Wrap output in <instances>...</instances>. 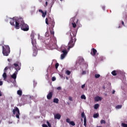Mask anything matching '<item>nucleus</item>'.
Wrapping results in <instances>:
<instances>
[{
	"label": "nucleus",
	"instance_id": "14",
	"mask_svg": "<svg viewBox=\"0 0 127 127\" xmlns=\"http://www.w3.org/2000/svg\"><path fill=\"white\" fill-rule=\"evenodd\" d=\"M11 20L10 21V24L12 26H14V22H15V21H16V20H15L14 19V17L11 18Z\"/></svg>",
	"mask_w": 127,
	"mask_h": 127
},
{
	"label": "nucleus",
	"instance_id": "13",
	"mask_svg": "<svg viewBox=\"0 0 127 127\" xmlns=\"http://www.w3.org/2000/svg\"><path fill=\"white\" fill-rule=\"evenodd\" d=\"M20 23L19 22H17V21H15V24H14V27L16 29H19L20 28Z\"/></svg>",
	"mask_w": 127,
	"mask_h": 127
},
{
	"label": "nucleus",
	"instance_id": "4",
	"mask_svg": "<svg viewBox=\"0 0 127 127\" xmlns=\"http://www.w3.org/2000/svg\"><path fill=\"white\" fill-rule=\"evenodd\" d=\"M18 22H19L20 24L21 29L23 30V31H28L29 30V26L27 24L24 23L23 18H21L18 19Z\"/></svg>",
	"mask_w": 127,
	"mask_h": 127
},
{
	"label": "nucleus",
	"instance_id": "46",
	"mask_svg": "<svg viewBox=\"0 0 127 127\" xmlns=\"http://www.w3.org/2000/svg\"><path fill=\"white\" fill-rule=\"evenodd\" d=\"M82 74V75H85V74H86V72L85 71H83Z\"/></svg>",
	"mask_w": 127,
	"mask_h": 127
},
{
	"label": "nucleus",
	"instance_id": "12",
	"mask_svg": "<svg viewBox=\"0 0 127 127\" xmlns=\"http://www.w3.org/2000/svg\"><path fill=\"white\" fill-rule=\"evenodd\" d=\"M96 53H97V50L95 49V48H92L90 53L91 55H92V56H95Z\"/></svg>",
	"mask_w": 127,
	"mask_h": 127
},
{
	"label": "nucleus",
	"instance_id": "22",
	"mask_svg": "<svg viewBox=\"0 0 127 127\" xmlns=\"http://www.w3.org/2000/svg\"><path fill=\"white\" fill-rule=\"evenodd\" d=\"M59 102V100L58 98L54 99V103H56V104H58Z\"/></svg>",
	"mask_w": 127,
	"mask_h": 127
},
{
	"label": "nucleus",
	"instance_id": "43",
	"mask_svg": "<svg viewBox=\"0 0 127 127\" xmlns=\"http://www.w3.org/2000/svg\"><path fill=\"white\" fill-rule=\"evenodd\" d=\"M39 12H41V13H43L44 12V11L42 10H41V9H40L39 10Z\"/></svg>",
	"mask_w": 127,
	"mask_h": 127
},
{
	"label": "nucleus",
	"instance_id": "44",
	"mask_svg": "<svg viewBox=\"0 0 127 127\" xmlns=\"http://www.w3.org/2000/svg\"><path fill=\"white\" fill-rule=\"evenodd\" d=\"M46 36H47V37L49 36V35L48 34V32L46 33Z\"/></svg>",
	"mask_w": 127,
	"mask_h": 127
},
{
	"label": "nucleus",
	"instance_id": "33",
	"mask_svg": "<svg viewBox=\"0 0 127 127\" xmlns=\"http://www.w3.org/2000/svg\"><path fill=\"white\" fill-rule=\"evenodd\" d=\"M59 66V64L56 63L55 64L56 69H58Z\"/></svg>",
	"mask_w": 127,
	"mask_h": 127
},
{
	"label": "nucleus",
	"instance_id": "29",
	"mask_svg": "<svg viewBox=\"0 0 127 127\" xmlns=\"http://www.w3.org/2000/svg\"><path fill=\"white\" fill-rule=\"evenodd\" d=\"M81 99H82L83 100H86V96H85V95H81Z\"/></svg>",
	"mask_w": 127,
	"mask_h": 127
},
{
	"label": "nucleus",
	"instance_id": "21",
	"mask_svg": "<svg viewBox=\"0 0 127 127\" xmlns=\"http://www.w3.org/2000/svg\"><path fill=\"white\" fill-rule=\"evenodd\" d=\"M75 21V17H73L72 18H71L70 19V22L71 23H74V22Z\"/></svg>",
	"mask_w": 127,
	"mask_h": 127
},
{
	"label": "nucleus",
	"instance_id": "52",
	"mask_svg": "<svg viewBox=\"0 0 127 127\" xmlns=\"http://www.w3.org/2000/svg\"><path fill=\"white\" fill-rule=\"evenodd\" d=\"M39 1H40V2H41V1H42V0H39Z\"/></svg>",
	"mask_w": 127,
	"mask_h": 127
},
{
	"label": "nucleus",
	"instance_id": "23",
	"mask_svg": "<svg viewBox=\"0 0 127 127\" xmlns=\"http://www.w3.org/2000/svg\"><path fill=\"white\" fill-rule=\"evenodd\" d=\"M111 73L113 76H117V71L116 70H113Z\"/></svg>",
	"mask_w": 127,
	"mask_h": 127
},
{
	"label": "nucleus",
	"instance_id": "6",
	"mask_svg": "<svg viewBox=\"0 0 127 127\" xmlns=\"http://www.w3.org/2000/svg\"><path fill=\"white\" fill-rule=\"evenodd\" d=\"M10 53V49L9 46L5 45L2 46V54L4 56H8V55Z\"/></svg>",
	"mask_w": 127,
	"mask_h": 127
},
{
	"label": "nucleus",
	"instance_id": "45",
	"mask_svg": "<svg viewBox=\"0 0 127 127\" xmlns=\"http://www.w3.org/2000/svg\"><path fill=\"white\" fill-rule=\"evenodd\" d=\"M85 84H83V85L81 86V88H82V89H83V88H85Z\"/></svg>",
	"mask_w": 127,
	"mask_h": 127
},
{
	"label": "nucleus",
	"instance_id": "49",
	"mask_svg": "<svg viewBox=\"0 0 127 127\" xmlns=\"http://www.w3.org/2000/svg\"><path fill=\"white\" fill-rule=\"evenodd\" d=\"M2 96V94H1V91H0V97Z\"/></svg>",
	"mask_w": 127,
	"mask_h": 127
},
{
	"label": "nucleus",
	"instance_id": "37",
	"mask_svg": "<svg viewBox=\"0 0 127 127\" xmlns=\"http://www.w3.org/2000/svg\"><path fill=\"white\" fill-rule=\"evenodd\" d=\"M47 124L48 126L49 127H51V124H50V123H49V122H47Z\"/></svg>",
	"mask_w": 127,
	"mask_h": 127
},
{
	"label": "nucleus",
	"instance_id": "54",
	"mask_svg": "<svg viewBox=\"0 0 127 127\" xmlns=\"http://www.w3.org/2000/svg\"><path fill=\"white\" fill-rule=\"evenodd\" d=\"M97 127H102V126H98Z\"/></svg>",
	"mask_w": 127,
	"mask_h": 127
},
{
	"label": "nucleus",
	"instance_id": "17",
	"mask_svg": "<svg viewBox=\"0 0 127 127\" xmlns=\"http://www.w3.org/2000/svg\"><path fill=\"white\" fill-rule=\"evenodd\" d=\"M94 100L96 102H99V101H102V98H101L100 96H96L95 97Z\"/></svg>",
	"mask_w": 127,
	"mask_h": 127
},
{
	"label": "nucleus",
	"instance_id": "39",
	"mask_svg": "<svg viewBox=\"0 0 127 127\" xmlns=\"http://www.w3.org/2000/svg\"><path fill=\"white\" fill-rule=\"evenodd\" d=\"M68 100H69V101H73V98H72V97H68Z\"/></svg>",
	"mask_w": 127,
	"mask_h": 127
},
{
	"label": "nucleus",
	"instance_id": "51",
	"mask_svg": "<svg viewBox=\"0 0 127 127\" xmlns=\"http://www.w3.org/2000/svg\"><path fill=\"white\" fill-rule=\"evenodd\" d=\"M115 92H116V91L115 90H113L112 92V94H115Z\"/></svg>",
	"mask_w": 127,
	"mask_h": 127
},
{
	"label": "nucleus",
	"instance_id": "15",
	"mask_svg": "<svg viewBox=\"0 0 127 127\" xmlns=\"http://www.w3.org/2000/svg\"><path fill=\"white\" fill-rule=\"evenodd\" d=\"M55 119L57 120H60L61 119V115L60 114H56L54 115Z\"/></svg>",
	"mask_w": 127,
	"mask_h": 127
},
{
	"label": "nucleus",
	"instance_id": "42",
	"mask_svg": "<svg viewBox=\"0 0 127 127\" xmlns=\"http://www.w3.org/2000/svg\"><path fill=\"white\" fill-rule=\"evenodd\" d=\"M42 127H48V126H47V125L46 124H43L42 125Z\"/></svg>",
	"mask_w": 127,
	"mask_h": 127
},
{
	"label": "nucleus",
	"instance_id": "20",
	"mask_svg": "<svg viewBox=\"0 0 127 127\" xmlns=\"http://www.w3.org/2000/svg\"><path fill=\"white\" fill-rule=\"evenodd\" d=\"M42 13V17H45L46 16V14H47V11H45V12H43Z\"/></svg>",
	"mask_w": 127,
	"mask_h": 127
},
{
	"label": "nucleus",
	"instance_id": "27",
	"mask_svg": "<svg viewBox=\"0 0 127 127\" xmlns=\"http://www.w3.org/2000/svg\"><path fill=\"white\" fill-rule=\"evenodd\" d=\"M99 108V104H96L94 105V109L97 110Z\"/></svg>",
	"mask_w": 127,
	"mask_h": 127
},
{
	"label": "nucleus",
	"instance_id": "1",
	"mask_svg": "<svg viewBox=\"0 0 127 127\" xmlns=\"http://www.w3.org/2000/svg\"><path fill=\"white\" fill-rule=\"evenodd\" d=\"M67 35H69L70 40L68 42V50H69L70 49L73 48L75 45L76 41H77V39H76V35H77V31L72 32H68L66 33Z\"/></svg>",
	"mask_w": 127,
	"mask_h": 127
},
{
	"label": "nucleus",
	"instance_id": "24",
	"mask_svg": "<svg viewBox=\"0 0 127 127\" xmlns=\"http://www.w3.org/2000/svg\"><path fill=\"white\" fill-rule=\"evenodd\" d=\"M71 24H72V27H73V28H76V27L77 26V24H76V23H75V22L71 23Z\"/></svg>",
	"mask_w": 127,
	"mask_h": 127
},
{
	"label": "nucleus",
	"instance_id": "3",
	"mask_svg": "<svg viewBox=\"0 0 127 127\" xmlns=\"http://www.w3.org/2000/svg\"><path fill=\"white\" fill-rule=\"evenodd\" d=\"M14 65L15 67L16 71L11 76V78H12V79H13V80H16V76H17V73H18V71H19V70H20L21 68V63L17 62L16 63L14 64Z\"/></svg>",
	"mask_w": 127,
	"mask_h": 127
},
{
	"label": "nucleus",
	"instance_id": "55",
	"mask_svg": "<svg viewBox=\"0 0 127 127\" xmlns=\"http://www.w3.org/2000/svg\"><path fill=\"white\" fill-rule=\"evenodd\" d=\"M81 121L83 122V119H81Z\"/></svg>",
	"mask_w": 127,
	"mask_h": 127
},
{
	"label": "nucleus",
	"instance_id": "41",
	"mask_svg": "<svg viewBox=\"0 0 127 127\" xmlns=\"http://www.w3.org/2000/svg\"><path fill=\"white\" fill-rule=\"evenodd\" d=\"M57 90H59V91H60V90H62V88H61V87L59 86L57 87Z\"/></svg>",
	"mask_w": 127,
	"mask_h": 127
},
{
	"label": "nucleus",
	"instance_id": "48",
	"mask_svg": "<svg viewBox=\"0 0 127 127\" xmlns=\"http://www.w3.org/2000/svg\"><path fill=\"white\" fill-rule=\"evenodd\" d=\"M2 85V81H0V86H1Z\"/></svg>",
	"mask_w": 127,
	"mask_h": 127
},
{
	"label": "nucleus",
	"instance_id": "30",
	"mask_svg": "<svg viewBox=\"0 0 127 127\" xmlns=\"http://www.w3.org/2000/svg\"><path fill=\"white\" fill-rule=\"evenodd\" d=\"M81 117L84 118V119H85V118H86V117L85 116V113L82 112L81 113Z\"/></svg>",
	"mask_w": 127,
	"mask_h": 127
},
{
	"label": "nucleus",
	"instance_id": "35",
	"mask_svg": "<svg viewBox=\"0 0 127 127\" xmlns=\"http://www.w3.org/2000/svg\"><path fill=\"white\" fill-rule=\"evenodd\" d=\"M101 124H106V121L105 120H101Z\"/></svg>",
	"mask_w": 127,
	"mask_h": 127
},
{
	"label": "nucleus",
	"instance_id": "36",
	"mask_svg": "<svg viewBox=\"0 0 127 127\" xmlns=\"http://www.w3.org/2000/svg\"><path fill=\"white\" fill-rule=\"evenodd\" d=\"M122 127H127V124H126L125 123H122Z\"/></svg>",
	"mask_w": 127,
	"mask_h": 127
},
{
	"label": "nucleus",
	"instance_id": "18",
	"mask_svg": "<svg viewBox=\"0 0 127 127\" xmlns=\"http://www.w3.org/2000/svg\"><path fill=\"white\" fill-rule=\"evenodd\" d=\"M17 94L19 95V96H22V91L21 90H18L17 92Z\"/></svg>",
	"mask_w": 127,
	"mask_h": 127
},
{
	"label": "nucleus",
	"instance_id": "2",
	"mask_svg": "<svg viewBox=\"0 0 127 127\" xmlns=\"http://www.w3.org/2000/svg\"><path fill=\"white\" fill-rule=\"evenodd\" d=\"M46 24L49 25L50 24L51 26V28L50 29V31L52 36H54V26H55V21L54 19L51 17H49L46 18L45 19Z\"/></svg>",
	"mask_w": 127,
	"mask_h": 127
},
{
	"label": "nucleus",
	"instance_id": "5",
	"mask_svg": "<svg viewBox=\"0 0 127 127\" xmlns=\"http://www.w3.org/2000/svg\"><path fill=\"white\" fill-rule=\"evenodd\" d=\"M31 37H32V44L33 45V55L34 56H36L37 55V47H36V40L33 39V38H34V33L31 34Z\"/></svg>",
	"mask_w": 127,
	"mask_h": 127
},
{
	"label": "nucleus",
	"instance_id": "26",
	"mask_svg": "<svg viewBox=\"0 0 127 127\" xmlns=\"http://www.w3.org/2000/svg\"><path fill=\"white\" fill-rule=\"evenodd\" d=\"M100 77H101V75L99 74H96L95 75V78H96V79H98V78H100Z\"/></svg>",
	"mask_w": 127,
	"mask_h": 127
},
{
	"label": "nucleus",
	"instance_id": "31",
	"mask_svg": "<svg viewBox=\"0 0 127 127\" xmlns=\"http://www.w3.org/2000/svg\"><path fill=\"white\" fill-rule=\"evenodd\" d=\"M66 75H70L71 74V71L69 70H66Z\"/></svg>",
	"mask_w": 127,
	"mask_h": 127
},
{
	"label": "nucleus",
	"instance_id": "50",
	"mask_svg": "<svg viewBox=\"0 0 127 127\" xmlns=\"http://www.w3.org/2000/svg\"><path fill=\"white\" fill-rule=\"evenodd\" d=\"M10 60H10V59H7L8 62H10Z\"/></svg>",
	"mask_w": 127,
	"mask_h": 127
},
{
	"label": "nucleus",
	"instance_id": "7",
	"mask_svg": "<svg viewBox=\"0 0 127 127\" xmlns=\"http://www.w3.org/2000/svg\"><path fill=\"white\" fill-rule=\"evenodd\" d=\"M45 44L48 49H52V46H53V43H52L50 39L45 41Z\"/></svg>",
	"mask_w": 127,
	"mask_h": 127
},
{
	"label": "nucleus",
	"instance_id": "34",
	"mask_svg": "<svg viewBox=\"0 0 127 127\" xmlns=\"http://www.w3.org/2000/svg\"><path fill=\"white\" fill-rule=\"evenodd\" d=\"M66 123H68V124H70V123L71 121H70V119L67 118V119H66Z\"/></svg>",
	"mask_w": 127,
	"mask_h": 127
},
{
	"label": "nucleus",
	"instance_id": "57",
	"mask_svg": "<svg viewBox=\"0 0 127 127\" xmlns=\"http://www.w3.org/2000/svg\"><path fill=\"white\" fill-rule=\"evenodd\" d=\"M66 79H68V77H66Z\"/></svg>",
	"mask_w": 127,
	"mask_h": 127
},
{
	"label": "nucleus",
	"instance_id": "25",
	"mask_svg": "<svg viewBox=\"0 0 127 127\" xmlns=\"http://www.w3.org/2000/svg\"><path fill=\"white\" fill-rule=\"evenodd\" d=\"M98 117H99V114L98 113L93 115V118H94V119H97Z\"/></svg>",
	"mask_w": 127,
	"mask_h": 127
},
{
	"label": "nucleus",
	"instance_id": "9",
	"mask_svg": "<svg viewBox=\"0 0 127 127\" xmlns=\"http://www.w3.org/2000/svg\"><path fill=\"white\" fill-rule=\"evenodd\" d=\"M13 68H15V66H14V64H11V63H9L8 64V66H6L4 68V71L5 72L6 71V70H7L8 69H9V70H12Z\"/></svg>",
	"mask_w": 127,
	"mask_h": 127
},
{
	"label": "nucleus",
	"instance_id": "16",
	"mask_svg": "<svg viewBox=\"0 0 127 127\" xmlns=\"http://www.w3.org/2000/svg\"><path fill=\"white\" fill-rule=\"evenodd\" d=\"M7 71V70H6V71H4V69L3 70V72L4 73L2 74V77L4 79H6V77H7V75H6V72Z\"/></svg>",
	"mask_w": 127,
	"mask_h": 127
},
{
	"label": "nucleus",
	"instance_id": "10",
	"mask_svg": "<svg viewBox=\"0 0 127 127\" xmlns=\"http://www.w3.org/2000/svg\"><path fill=\"white\" fill-rule=\"evenodd\" d=\"M62 52L63 54L61 55V59L63 60V59H64L66 57V55H67L68 52L66 50H63Z\"/></svg>",
	"mask_w": 127,
	"mask_h": 127
},
{
	"label": "nucleus",
	"instance_id": "11",
	"mask_svg": "<svg viewBox=\"0 0 127 127\" xmlns=\"http://www.w3.org/2000/svg\"><path fill=\"white\" fill-rule=\"evenodd\" d=\"M53 96V92H50L47 95V99L48 100H51L52 99V97Z\"/></svg>",
	"mask_w": 127,
	"mask_h": 127
},
{
	"label": "nucleus",
	"instance_id": "53",
	"mask_svg": "<svg viewBox=\"0 0 127 127\" xmlns=\"http://www.w3.org/2000/svg\"><path fill=\"white\" fill-rule=\"evenodd\" d=\"M78 19H77L76 23L78 22Z\"/></svg>",
	"mask_w": 127,
	"mask_h": 127
},
{
	"label": "nucleus",
	"instance_id": "40",
	"mask_svg": "<svg viewBox=\"0 0 127 127\" xmlns=\"http://www.w3.org/2000/svg\"><path fill=\"white\" fill-rule=\"evenodd\" d=\"M52 80L53 81H55V80H56V77H53Z\"/></svg>",
	"mask_w": 127,
	"mask_h": 127
},
{
	"label": "nucleus",
	"instance_id": "56",
	"mask_svg": "<svg viewBox=\"0 0 127 127\" xmlns=\"http://www.w3.org/2000/svg\"><path fill=\"white\" fill-rule=\"evenodd\" d=\"M61 0V1H62V0Z\"/></svg>",
	"mask_w": 127,
	"mask_h": 127
},
{
	"label": "nucleus",
	"instance_id": "47",
	"mask_svg": "<svg viewBox=\"0 0 127 127\" xmlns=\"http://www.w3.org/2000/svg\"><path fill=\"white\" fill-rule=\"evenodd\" d=\"M122 24L123 25H124V26H125V22H124L123 21H122Z\"/></svg>",
	"mask_w": 127,
	"mask_h": 127
},
{
	"label": "nucleus",
	"instance_id": "8",
	"mask_svg": "<svg viewBox=\"0 0 127 127\" xmlns=\"http://www.w3.org/2000/svg\"><path fill=\"white\" fill-rule=\"evenodd\" d=\"M16 112L17 113V114L16 115V118H17V119H19V116H20V112H19V109L17 107H16L13 110V115H15V114H16Z\"/></svg>",
	"mask_w": 127,
	"mask_h": 127
},
{
	"label": "nucleus",
	"instance_id": "38",
	"mask_svg": "<svg viewBox=\"0 0 127 127\" xmlns=\"http://www.w3.org/2000/svg\"><path fill=\"white\" fill-rule=\"evenodd\" d=\"M48 5V2L46 1L44 5V7H46V6H47Z\"/></svg>",
	"mask_w": 127,
	"mask_h": 127
},
{
	"label": "nucleus",
	"instance_id": "32",
	"mask_svg": "<svg viewBox=\"0 0 127 127\" xmlns=\"http://www.w3.org/2000/svg\"><path fill=\"white\" fill-rule=\"evenodd\" d=\"M122 105H117L116 107V109H122Z\"/></svg>",
	"mask_w": 127,
	"mask_h": 127
},
{
	"label": "nucleus",
	"instance_id": "28",
	"mask_svg": "<svg viewBox=\"0 0 127 127\" xmlns=\"http://www.w3.org/2000/svg\"><path fill=\"white\" fill-rule=\"evenodd\" d=\"M69 125L74 126H75V123H74V121H70V122H69Z\"/></svg>",
	"mask_w": 127,
	"mask_h": 127
},
{
	"label": "nucleus",
	"instance_id": "19",
	"mask_svg": "<svg viewBox=\"0 0 127 127\" xmlns=\"http://www.w3.org/2000/svg\"><path fill=\"white\" fill-rule=\"evenodd\" d=\"M84 126L87 127V118L86 117L84 119Z\"/></svg>",
	"mask_w": 127,
	"mask_h": 127
}]
</instances>
